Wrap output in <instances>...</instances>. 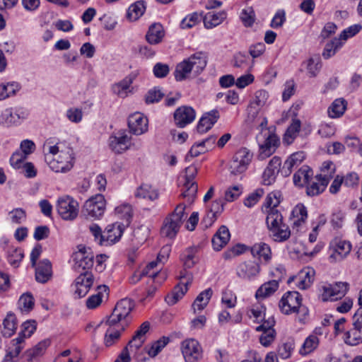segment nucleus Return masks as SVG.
Segmentation results:
<instances>
[{
  "instance_id": "7",
  "label": "nucleus",
  "mask_w": 362,
  "mask_h": 362,
  "mask_svg": "<svg viewBox=\"0 0 362 362\" xmlns=\"http://www.w3.org/2000/svg\"><path fill=\"white\" fill-rule=\"evenodd\" d=\"M57 210L62 219L73 221L78 215L79 204L73 197L63 196L57 200Z\"/></svg>"
},
{
  "instance_id": "8",
  "label": "nucleus",
  "mask_w": 362,
  "mask_h": 362,
  "mask_svg": "<svg viewBox=\"0 0 362 362\" xmlns=\"http://www.w3.org/2000/svg\"><path fill=\"white\" fill-rule=\"evenodd\" d=\"M28 116V112L23 107L6 108L0 115V124L10 127L17 126Z\"/></svg>"
},
{
  "instance_id": "39",
  "label": "nucleus",
  "mask_w": 362,
  "mask_h": 362,
  "mask_svg": "<svg viewBox=\"0 0 362 362\" xmlns=\"http://www.w3.org/2000/svg\"><path fill=\"white\" fill-rule=\"evenodd\" d=\"M76 267L81 268L83 270L89 269L93 265V256L86 255V248H80L76 254Z\"/></svg>"
},
{
  "instance_id": "2",
  "label": "nucleus",
  "mask_w": 362,
  "mask_h": 362,
  "mask_svg": "<svg viewBox=\"0 0 362 362\" xmlns=\"http://www.w3.org/2000/svg\"><path fill=\"white\" fill-rule=\"evenodd\" d=\"M207 56L198 52L177 64L174 71L175 80L182 81L190 77H197L206 68Z\"/></svg>"
},
{
  "instance_id": "28",
  "label": "nucleus",
  "mask_w": 362,
  "mask_h": 362,
  "mask_svg": "<svg viewBox=\"0 0 362 362\" xmlns=\"http://www.w3.org/2000/svg\"><path fill=\"white\" fill-rule=\"evenodd\" d=\"M35 279L37 282L45 284L52 276V265L48 259L40 261L35 267Z\"/></svg>"
},
{
  "instance_id": "33",
  "label": "nucleus",
  "mask_w": 362,
  "mask_h": 362,
  "mask_svg": "<svg viewBox=\"0 0 362 362\" xmlns=\"http://www.w3.org/2000/svg\"><path fill=\"white\" fill-rule=\"evenodd\" d=\"M329 182L327 178H322L319 175H316L313 180H310L308 184H307V194L309 196H316L322 193Z\"/></svg>"
},
{
  "instance_id": "23",
  "label": "nucleus",
  "mask_w": 362,
  "mask_h": 362,
  "mask_svg": "<svg viewBox=\"0 0 362 362\" xmlns=\"http://www.w3.org/2000/svg\"><path fill=\"white\" fill-rule=\"evenodd\" d=\"M281 159L279 157H273L262 175V182L264 185H270L276 180V175L279 172L281 166Z\"/></svg>"
},
{
  "instance_id": "46",
  "label": "nucleus",
  "mask_w": 362,
  "mask_h": 362,
  "mask_svg": "<svg viewBox=\"0 0 362 362\" xmlns=\"http://www.w3.org/2000/svg\"><path fill=\"white\" fill-rule=\"evenodd\" d=\"M343 45L344 42L339 37H334L325 45L322 54V57L326 59H329L333 57Z\"/></svg>"
},
{
  "instance_id": "44",
  "label": "nucleus",
  "mask_w": 362,
  "mask_h": 362,
  "mask_svg": "<svg viewBox=\"0 0 362 362\" xmlns=\"http://www.w3.org/2000/svg\"><path fill=\"white\" fill-rule=\"evenodd\" d=\"M197 252L196 247H189L182 253L180 259L185 269H191L197 262Z\"/></svg>"
},
{
  "instance_id": "5",
  "label": "nucleus",
  "mask_w": 362,
  "mask_h": 362,
  "mask_svg": "<svg viewBox=\"0 0 362 362\" xmlns=\"http://www.w3.org/2000/svg\"><path fill=\"white\" fill-rule=\"evenodd\" d=\"M134 307V302L129 298H123L120 300L115 305L113 312L107 320V324L110 325H117L123 324L127 327L129 320L128 317Z\"/></svg>"
},
{
  "instance_id": "56",
  "label": "nucleus",
  "mask_w": 362,
  "mask_h": 362,
  "mask_svg": "<svg viewBox=\"0 0 362 362\" xmlns=\"http://www.w3.org/2000/svg\"><path fill=\"white\" fill-rule=\"evenodd\" d=\"M250 63V57L240 52L236 54L232 61V64L234 67L242 69H249L251 67Z\"/></svg>"
},
{
  "instance_id": "45",
  "label": "nucleus",
  "mask_w": 362,
  "mask_h": 362,
  "mask_svg": "<svg viewBox=\"0 0 362 362\" xmlns=\"http://www.w3.org/2000/svg\"><path fill=\"white\" fill-rule=\"evenodd\" d=\"M346 344L356 346L362 342V327L353 326V328L345 333Z\"/></svg>"
},
{
  "instance_id": "1",
  "label": "nucleus",
  "mask_w": 362,
  "mask_h": 362,
  "mask_svg": "<svg viewBox=\"0 0 362 362\" xmlns=\"http://www.w3.org/2000/svg\"><path fill=\"white\" fill-rule=\"evenodd\" d=\"M45 160L52 171L57 173H68L74 165V150L70 146L59 144L50 146L45 153Z\"/></svg>"
},
{
  "instance_id": "51",
  "label": "nucleus",
  "mask_w": 362,
  "mask_h": 362,
  "mask_svg": "<svg viewBox=\"0 0 362 362\" xmlns=\"http://www.w3.org/2000/svg\"><path fill=\"white\" fill-rule=\"evenodd\" d=\"M3 334L7 337H11L16 329V318L15 315L8 313L3 322Z\"/></svg>"
},
{
  "instance_id": "38",
  "label": "nucleus",
  "mask_w": 362,
  "mask_h": 362,
  "mask_svg": "<svg viewBox=\"0 0 362 362\" xmlns=\"http://www.w3.org/2000/svg\"><path fill=\"white\" fill-rule=\"evenodd\" d=\"M49 345L50 340L45 339L43 341H40L33 348L26 351L25 354L28 357V362H35L37 359V358L40 357L44 354L45 350Z\"/></svg>"
},
{
  "instance_id": "31",
  "label": "nucleus",
  "mask_w": 362,
  "mask_h": 362,
  "mask_svg": "<svg viewBox=\"0 0 362 362\" xmlns=\"http://www.w3.org/2000/svg\"><path fill=\"white\" fill-rule=\"evenodd\" d=\"M230 232L226 226H221L212 238V245L215 250H221L230 240Z\"/></svg>"
},
{
  "instance_id": "20",
  "label": "nucleus",
  "mask_w": 362,
  "mask_h": 362,
  "mask_svg": "<svg viewBox=\"0 0 362 362\" xmlns=\"http://www.w3.org/2000/svg\"><path fill=\"white\" fill-rule=\"evenodd\" d=\"M148 121L141 112L131 115L128 119V126L130 132L135 135H141L147 132Z\"/></svg>"
},
{
  "instance_id": "36",
  "label": "nucleus",
  "mask_w": 362,
  "mask_h": 362,
  "mask_svg": "<svg viewBox=\"0 0 362 362\" xmlns=\"http://www.w3.org/2000/svg\"><path fill=\"white\" fill-rule=\"evenodd\" d=\"M227 18V13L225 11L208 12L204 17L203 21L204 27L206 29L214 28L221 24Z\"/></svg>"
},
{
  "instance_id": "59",
  "label": "nucleus",
  "mask_w": 362,
  "mask_h": 362,
  "mask_svg": "<svg viewBox=\"0 0 362 362\" xmlns=\"http://www.w3.org/2000/svg\"><path fill=\"white\" fill-rule=\"evenodd\" d=\"M294 341L292 339L287 340L279 346L278 349V356L286 359L288 358L294 349Z\"/></svg>"
},
{
  "instance_id": "34",
  "label": "nucleus",
  "mask_w": 362,
  "mask_h": 362,
  "mask_svg": "<svg viewBox=\"0 0 362 362\" xmlns=\"http://www.w3.org/2000/svg\"><path fill=\"white\" fill-rule=\"evenodd\" d=\"M313 170L308 165H303L293 175V183L302 187L308 184L310 180H313Z\"/></svg>"
},
{
  "instance_id": "49",
  "label": "nucleus",
  "mask_w": 362,
  "mask_h": 362,
  "mask_svg": "<svg viewBox=\"0 0 362 362\" xmlns=\"http://www.w3.org/2000/svg\"><path fill=\"white\" fill-rule=\"evenodd\" d=\"M305 64L310 77H315L321 69V59L317 55L311 57Z\"/></svg>"
},
{
  "instance_id": "57",
  "label": "nucleus",
  "mask_w": 362,
  "mask_h": 362,
  "mask_svg": "<svg viewBox=\"0 0 362 362\" xmlns=\"http://www.w3.org/2000/svg\"><path fill=\"white\" fill-rule=\"evenodd\" d=\"M223 211V202L220 199H216L211 204V208L207 213V218H210L209 225H212L216 219L217 214H220Z\"/></svg>"
},
{
  "instance_id": "55",
  "label": "nucleus",
  "mask_w": 362,
  "mask_h": 362,
  "mask_svg": "<svg viewBox=\"0 0 362 362\" xmlns=\"http://www.w3.org/2000/svg\"><path fill=\"white\" fill-rule=\"evenodd\" d=\"M35 300L30 293L23 294L18 300V307L22 312H30L34 307Z\"/></svg>"
},
{
  "instance_id": "52",
  "label": "nucleus",
  "mask_w": 362,
  "mask_h": 362,
  "mask_svg": "<svg viewBox=\"0 0 362 362\" xmlns=\"http://www.w3.org/2000/svg\"><path fill=\"white\" fill-rule=\"evenodd\" d=\"M269 97V95L267 91L265 90H258L255 93L250 105L257 107V109H262L267 103Z\"/></svg>"
},
{
  "instance_id": "60",
  "label": "nucleus",
  "mask_w": 362,
  "mask_h": 362,
  "mask_svg": "<svg viewBox=\"0 0 362 362\" xmlns=\"http://www.w3.org/2000/svg\"><path fill=\"white\" fill-rule=\"evenodd\" d=\"M233 156L236 160L242 162V163L247 168L252 159L253 155L247 148H241L235 152Z\"/></svg>"
},
{
  "instance_id": "41",
  "label": "nucleus",
  "mask_w": 362,
  "mask_h": 362,
  "mask_svg": "<svg viewBox=\"0 0 362 362\" xmlns=\"http://www.w3.org/2000/svg\"><path fill=\"white\" fill-rule=\"evenodd\" d=\"M146 11V3L144 1H138L132 4L128 8L127 18L130 21H135L143 16Z\"/></svg>"
},
{
  "instance_id": "30",
  "label": "nucleus",
  "mask_w": 362,
  "mask_h": 362,
  "mask_svg": "<svg viewBox=\"0 0 362 362\" xmlns=\"http://www.w3.org/2000/svg\"><path fill=\"white\" fill-rule=\"evenodd\" d=\"M108 287L105 285H100L97 287V293L90 296L86 300V306L89 309H95L98 307L104 298L108 297Z\"/></svg>"
},
{
  "instance_id": "37",
  "label": "nucleus",
  "mask_w": 362,
  "mask_h": 362,
  "mask_svg": "<svg viewBox=\"0 0 362 362\" xmlns=\"http://www.w3.org/2000/svg\"><path fill=\"white\" fill-rule=\"evenodd\" d=\"M165 35L163 27L160 23L152 24L146 35V40L151 45L160 42Z\"/></svg>"
},
{
  "instance_id": "24",
  "label": "nucleus",
  "mask_w": 362,
  "mask_h": 362,
  "mask_svg": "<svg viewBox=\"0 0 362 362\" xmlns=\"http://www.w3.org/2000/svg\"><path fill=\"white\" fill-rule=\"evenodd\" d=\"M124 229L123 223H115L107 226L104 232L103 245H110L117 242L122 237Z\"/></svg>"
},
{
  "instance_id": "50",
  "label": "nucleus",
  "mask_w": 362,
  "mask_h": 362,
  "mask_svg": "<svg viewBox=\"0 0 362 362\" xmlns=\"http://www.w3.org/2000/svg\"><path fill=\"white\" fill-rule=\"evenodd\" d=\"M19 90V85L16 82L1 83L0 84V100H5Z\"/></svg>"
},
{
  "instance_id": "63",
  "label": "nucleus",
  "mask_w": 362,
  "mask_h": 362,
  "mask_svg": "<svg viewBox=\"0 0 362 362\" xmlns=\"http://www.w3.org/2000/svg\"><path fill=\"white\" fill-rule=\"evenodd\" d=\"M255 15L252 7H247L243 9L240 13V19L245 26H251L255 21Z\"/></svg>"
},
{
  "instance_id": "27",
  "label": "nucleus",
  "mask_w": 362,
  "mask_h": 362,
  "mask_svg": "<svg viewBox=\"0 0 362 362\" xmlns=\"http://www.w3.org/2000/svg\"><path fill=\"white\" fill-rule=\"evenodd\" d=\"M308 218L306 207L303 204H297L292 210L290 221L293 228L298 230L305 223Z\"/></svg>"
},
{
  "instance_id": "17",
  "label": "nucleus",
  "mask_w": 362,
  "mask_h": 362,
  "mask_svg": "<svg viewBox=\"0 0 362 362\" xmlns=\"http://www.w3.org/2000/svg\"><path fill=\"white\" fill-rule=\"evenodd\" d=\"M131 136L124 131H119L109 138V146L115 153H122L130 146Z\"/></svg>"
},
{
  "instance_id": "40",
  "label": "nucleus",
  "mask_w": 362,
  "mask_h": 362,
  "mask_svg": "<svg viewBox=\"0 0 362 362\" xmlns=\"http://www.w3.org/2000/svg\"><path fill=\"white\" fill-rule=\"evenodd\" d=\"M279 288L276 280H271L263 284L256 291L255 297L257 299L265 298L272 295Z\"/></svg>"
},
{
  "instance_id": "42",
  "label": "nucleus",
  "mask_w": 362,
  "mask_h": 362,
  "mask_svg": "<svg viewBox=\"0 0 362 362\" xmlns=\"http://www.w3.org/2000/svg\"><path fill=\"white\" fill-rule=\"evenodd\" d=\"M135 196L137 198L153 201L158 197V193L152 186L143 184L137 188Z\"/></svg>"
},
{
  "instance_id": "62",
  "label": "nucleus",
  "mask_w": 362,
  "mask_h": 362,
  "mask_svg": "<svg viewBox=\"0 0 362 362\" xmlns=\"http://www.w3.org/2000/svg\"><path fill=\"white\" fill-rule=\"evenodd\" d=\"M362 29V26L359 24H355L349 26L346 29L344 30L339 36V38L344 42L351 37H354L360 32Z\"/></svg>"
},
{
  "instance_id": "47",
  "label": "nucleus",
  "mask_w": 362,
  "mask_h": 362,
  "mask_svg": "<svg viewBox=\"0 0 362 362\" xmlns=\"http://www.w3.org/2000/svg\"><path fill=\"white\" fill-rule=\"evenodd\" d=\"M346 106V102L342 98L336 99L328 108V115L332 118L341 116Z\"/></svg>"
},
{
  "instance_id": "43",
  "label": "nucleus",
  "mask_w": 362,
  "mask_h": 362,
  "mask_svg": "<svg viewBox=\"0 0 362 362\" xmlns=\"http://www.w3.org/2000/svg\"><path fill=\"white\" fill-rule=\"evenodd\" d=\"M213 294L211 288H207L201 292L192 304V308L194 312L202 310L209 303Z\"/></svg>"
},
{
  "instance_id": "14",
  "label": "nucleus",
  "mask_w": 362,
  "mask_h": 362,
  "mask_svg": "<svg viewBox=\"0 0 362 362\" xmlns=\"http://www.w3.org/2000/svg\"><path fill=\"white\" fill-rule=\"evenodd\" d=\"M262 136L264 140L262 144H259V158L264 160L276 151L279 144V139L275 134L267 129L264 131V136Z\"/></svg>"
},
{
  "instance_id": "21",
  "label": "nucleus",
  "mask_w": 362,
  "mask_h": 362,
  "mask_svg": "<svg viewBox=\"0 0 362 362\" xmlns=\"http://www.w3.org/2000/svg\"><path fill=\"white\" fill-rule=\"evenodd\" d=\"M195 117L194 110L188 106L180 107L174 112L175 124L180 128H183L192 123L194 120Z\"/></svg>"
},
{
  "instance_id": "25",
  "label": "nucleus",
  "mask_w": 362,
  "mask_h": 362,
  "mask_svg": "<svg viewBox=\"0 0 362 362\" xmlns=\"http://www.w3.org/2000/svg\"><path fill=\"white\" fill-rule=\"evenodd\" d=\"M149 329L150 323L148 321L143 322L136 331L135 334L133 336L132 340L129 341L127 346L131 349H134L135 351H137L146 341V334L149 331Z\"/></svg>"
},
{
  "instance_id": "61",
  "label": "nucleus",
  "mask_w": 362,
  "mask_h": 362,
  "mask_svg": "<svg viewBox=\"0 0 362 362\" xmlns=\"http://www.w3.org/2000/svg\"><path fill=\"white\" fill-rule=\"evenodd\" d=\"M335 173V165L329 160L325 161L321 167V173L319 175L322 178H327L329 182Z\"/></svg>"
},
{
  "instance_id": "64",
  "label": "nucleus",
  "mask_w": 362,
  "mask_h": 362,
  "mask_svg": "<svg viewBox=\"0 0 362 362\" xmlns=\"http://www.w3.org/2000/svg\"><path fill=\"white\" fill-rule=\"evenodd\" d=\"M23 257V254L21 249L11 248L8 252V261L11 265L14 267L18 265Z\"/></svg>"
},
{
  "instance_id": "11",
  "label": "nucleus",
  "mask_w": 362,
  "mask_h": 362,
  "mask_svg": "<svg viewBox=\"0 0 362 362\" xmlns=\"http://www.w3.org/2000/svg\"><path fill=\"white\" fill-rule=\"evenodd\" d=\"M105 209V199L103 195L96 194L88 199L83 206L86 216L98 218L103 216Z\"/></svg>"
},
{
  "instance_id": "6",
  "label": "nucleus",
  "mask_w": 362,
  "mask_h": 362,
  "mask_svg": "<svg viewBox=\"0 0 362 362\" xmlns=\"http://www.w3.org/2000/svg\"><path fill=\"white\" fill-rule=\"evenodd\" d=\"M197 175V168L191 165L185 168V174L182 177L183 180H180V183H182V192L181 196L187 198L189 202H192L196 197L198 185L194 180Z\"/></svg>"
},
{
  "instance_id": "4",
  "label": "nucleus",
  "mask_w": 362,
  "mask_h": 362,
  "mask_svg": "<svg viewBox=\"0 0 362 362\" xmlns=\"http://www.w3.org/2000/svg\"><path fill=\"white\" fill-rule=\"evenodd\" d=\"M185 210V205L180 204L169 216L165 218L160 229L162 236L170 239H173L176 236L187 218Z\"/></svg>"
},
{
  "instance_id": "13",
  "label": "nucleus",
  "mask_w": 362,
  "mask_h": 362,
  "mask_svg": "<svg viewBox=\"0 0 362 362\" xmlns=\"http://www.w3.org/2000/svg\"><path fill=\"white\" fill-rule=\"evenodd\" d=\"M349 284L346 282H337L322 287V299L323 301L337 300L345 296Z\"/></svg>"
},
{
  "instance_id": "35",
  "label": "nucleus",
  "mask_w": 362,
  "mask_h": 362,
  "mask_svg": "<svg viewBox=\"0 0 362 362\" xmlns=\"http://www.w3.org/2000/svg\"><path fill=\"white\" fill-rule=\"evenodd\" d=\"M252 255L258 258L259 260L262 259L265 262H269L272 258V250L269 245L265 243H257L252 245L250 248Z\"/></svg>"
},
{
  "instance_id": "19",
  "label": "nucleus",
  "mask_w": 362,
  "mask_h": 362,
  "mask_svg": "<svg viewBox=\"0 0 362 362\" xmlns=\"http://www.w3.org/2000/svg\"><path fill=\"white\" fill-rule=\"evenodd\" d=\"M315 275V271L314 269L306 267L302 269L296 276L290 278L288 282L290 283L291 281H294L298 288L307 289L312 285Z\"/></svg>"
},
{
  "instance_id": "29",
  "label": "nucleus",
  "mask_w": 362,
  "mask_h": 362,
  "mask_svg": "<svg viewBox=\"0 0 362 362\" xmlns=\"http://www.w3.org/2000/svg\"><path fill=\"white\" fill-rule=\"evenodd\" d=\"M219 112L217 110H213L205 113L199 119L197 124V131L199 133H204L209 130L219 118Z\"/></svg>"
},
{
  "instance_id": "18",
  "label": "nucleus",
  "mask_w": 362,
  "mask_h": 362,
  "mask_svg": "<svg viewBox=\"0 0 362 362\" xmlns=\"http://www.w3.org/2000/svg\"><path fill=\"white\" fill-rule=\"evenodd\" d=\"M93 284V276L91 273L85 272L81 274L74 281V294L77 298L84 297Z\"/></svg>"
},
{
  "instance_id": "12",
  "label": "nucleus",
  "mask_w": 362,
  "mask_h": 362,
  "mask_svg": "<svg viewBox=\"0 0 362 362\" xmlns=\"http://www.w3.org/2000/svg\"><path fill=\"white\" fill-rule=\"evenodd\" d=\"M181 350L186 362H197L202 357V347L194 339H187L181 344Z\"/></svg>"
},
{
  "instance_id": "54",
  "label": "nucleus",
  "mask_w": 362,
  "mask_h": 362,
  "mask_svg": "<svg viewBox=\"0 0 362 362\" xmlns=\"http://www.w3.org/2000/svg\"><path fill=\"white\" fill-rule=\"evenodd\" d=\"M319 339L317 336L314 334L310 335L306 338L302 347L300 349V354L306 355L314 351L318 346Z\"/></svg>"
},
{
  "instance_id": "22",
  "label": "nucleus",
  "mask_w": 362,
  "mask_h": 362,
  "mask_svg": "<svg viewBox=\"0 0 362 362\" xmlns=\"http://www.w3.org/2000/svg\"><path fill=\"white\" fill-rule=\"evenodd\" d=\"M139 73L137 71H132L119 82L112 86L113 93L118 97L124 98L132 92L131 85L137 77Z\"/></svg>"
},
{
  "instance_id": "26",
  "label": "nucleus",
  "mask_w": 362,
  "mask_h": 362,
  "mask_svg": "<svg viewBox=\"0 0 362 362\" xmlns=\"http://www.w3.org/2000/svg\"><path fill=\"white\" fill-rule=\"evenodd\" d=\"M101 326H108L104 338V343L107 347L112 346L119 340L121 332L125 328L122 323L117 324V325H110L107 324V321Z\"/></svg>"
},
{
  "instance_id": "32",
  "label": "nucleus",
  "mask_w": 362,
  "mask_h": 362,
  "mask_svg": "<svg viewBox=\"0 0 362 362\" xmlns=\"http://www.w3.org/2000/svg\"><path fill=\"white\" fill-rule=\"evenodd\" d=\"M24 348V340L21 335L11 341L5 358L18 362V356Z\"/></svg>"
},
{
  "instance_id": "9",
  "label": "nucleus",
  "mask_w": 362,
  "mask_h": 362,
  "mask_svg": "<svg viewBox=\"0 0 362 362\" xmlns=\"http://www.w3.org/2000/svg\"><path fill=\"white\" fill-rule=\"evenodd\" d=\"M351 250L350 242L339 238L334 239L329 245V260L331 263L344 260Z\"/></svg>"
},
{
  "instance_id": "48",
  "label": "nucleus",
  "mask_w": 362,
  "mask_h": 362,
  "mask_svg": "<svg viewBox=\"0 0 362 362\" xmlns=\"http://www.w3.org/2000/svg\"><path fill=\"white\" fill-rule=\"evenodd\" d=\"M280 204V194L278 192H272L269 193L265 200L264 204V211L269 214L272 210H277L276 207Z\"/></svg>"
},
{
  "instance_id": "15",
  "label": "nucleus",
  "mask_w": 362,
  "mask_h": 362,
  "mask_svg": "<svg viewBox=\"0 0 362 362\" xmlns=\"http://www.w3.org/2000/svg\"><path fill=\"white\" fill-rule=\"evenodd\" d=\"M301 296L297 291H288L281 299L279 308L282 313L290 314L296 313L301 304Z\"/></svg>"
},
{
  "instance_id": "58",
  "label": "nucleus",
  "mask_w": 362,
  "mask_h": 362,
  "mask_svg": "<svg viewBox=\"0 0 362 362\" xmlns=\"http://www.w3.org/2000/svg\"><path fill=\"white\" fill-rule=\"evenodd\" d=\"M170 339L168 337H163L152 344L150 349L148 350V354L151 357H156L162 349L169 343Z\"/></svg>"
},
{
  "instance_id": "16",
  "label": "nucleus",
  "mask_w": 362,
  "mask_h": 362,
  "mask_svg": "<svg viewBox=\"0 0 362 362\" xmlns=\"http://www.w3.org/2000/svg\"><path fill=\"white\" fill-rule=\"evenodd\" d=\"M260 265L255 261H247L238 264L236 269L237 276L246 281H251L260 272Z\"/></svg>"
},
{
  "instance_id": "53",
  "label": "nucleus",
  "mask_w": 362,
  "mask_h": 362,
  "mask_svg": "<svg viewBox=\"0 0 362 362\" xmlns=\"http://www.w3.org/2000/svg\"><path fill=\"white\" fill-rule=\"evenodd\" d=\"M300 128V121L299 119H293L286 132L284 141L288 144H291L294 139L297 136Z\"/></svg>"
},
{
  "instance_id": "10",
  "label": "nucleus",
  "mask_w": 362,
  "mask_h": 362,
  "mask_svg": "<svg viewBox=\"0 0 362 362\" xmlns=\"http://www.w3.org/2000/svg\"><path fill=\"white\" fill-rule=\"evenodd\" d=\"M180 282L175 286L172 293L165 297L168 305H173L181 299L187 291V286L192 281V275L186 271L181 272L179 276Z\"/></svg>"
},
{
  "instance_id": "3",
  "label": "nucleus",
  "mask_w": 362,
  "mask_h": 362,
  "mask_svg": "<svg viewBox=\"0 0 362 362\" xmlns=\"http://www.w3.org/2000/svg\"><path fill=\"white\" fill-rule=\"evenodd\" d=\"M266 225L269 237L274 242L283 243L291 237V230L283 221V216L278 210H272L267 215Z\"/></svg>"
}]
</instances>
